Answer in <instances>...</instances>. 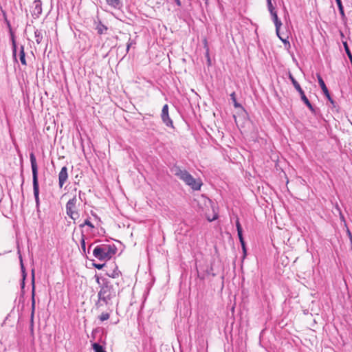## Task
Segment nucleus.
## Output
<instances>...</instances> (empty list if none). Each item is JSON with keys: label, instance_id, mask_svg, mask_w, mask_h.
<instances>
[{"label": "nucleus", "instance_id": "nucleus-1", "mask_svg": "<svg viewBox=\"0 0 352 352\" xmlns=\"http://www.w3.org/2000/svg\"><path fill=\"white\" fill-rule=\"evenodd\" d=\"M95 278L100 287L98 292V300L95 303L96 307L100 309L104 306H111L113 300L116 298L118 294V284L98 275H95Z\"/></svg>", "mask_w": 352, "mask_h": 352}, {"label": "nucleus", "instance_id": "nucleus-2", "mask_svg": "<svg viewBox=\"0 0 352 352\" xmlns=\"http://www.w3.org/2000/svg\"><path fill=\"white\" fill-rule=\"evenodd\" d=\"M172 173L179 179L182 180L186 185L189 186L194 190H199L202 186L200 179H195L186 170L182 169L179 166H174L171 169Z\"/></svg>", "mask_w": 352, "mask_h": 352}, {"label": "nucleus", "instance_id": "nucleus-3", "mask_svg": "<svg viewBox=\"0 0 352 352\" xmlns=\"http://www.w3.org/2000/svg\"><path fill=\"white\" fill-rule=\"evenodd\" d=\"M114 245L102 244L97 245L93 251V255L100 261L110 259L116 252Z\"/></svg>", "mask_w": 352, "mask_h": 352}, {"label": "nucleus", "instance_id": "nucleus-4", "mask_svg": "<svg viewBox=\"0 0 352 352\" xmlns=\"http://www.w3.org/2000/svg\"><path fill=\"white\" fill-rule=\"evenodd\" d=\"M30 160L31 163V168L32 171V183H33V191L34 196L35 198L36 206L37 208H39L40 201H39V185L38 180V166L36 163V160L34 154L31 153L30 154Z\"/></svg>", "mask_w": 352, "mask_h": 352}, {"label": "nucleus", "instance_id": "nucleus-5", "mask_svg": "<svg viewBox=\"0 0 352 352\" xmlns=\"http://www.w3.org/2000/svg\"><path fill=\"white\" fill-rule=\"evenodd\" d=\"M76 202L77 199L76 197L74 196L70 199L66 204L67 214L73 220H76L78 217V214L76 211Z\"/></svg>", "mask_w": 352, "mask_h": 352}, {"label": "nucleus", "instance_id": "nucleus-6", "mask_svg": "<svg viewBox=\"0 0 352 352\" xmlns=\"http://www.w3.org/2000/svg\"><path fill=\"white\" fill-rule=\"evenodd\" d=\"M161 118L163 123L168 127L174 128L173 122L168 114V106L164 104L162 109Z\"/></svg>", "mask_w": 352, "mask_h": 352}, {"label": "nucleus", "instance_id": "nucleus-7", "mask_svg": "<svg viewBox=\"0 0 352 352\" xmlns=\"http://www.w3.org/2000/svg\"><path fill=\"white\" fill-rule=\"evenodd\" d=\"M289 78L290 79L292 85H294V87H295L296 91L300 95V98L304 102V103L305 102V101L309 100L308 98H307V96H305L304 91L301 88L300 85H299V83L296 81V80L294 78V77L290 73L289 74Z\"/></svg>", "mask_w": 352, "mask_h": 352}, {"label": "nucleus", "instance_id": "nucleus-8", "mask_svg": "<svg viewBox=\"0 0 352 352\" xmlns=\"http://www.w3.org/2000/svg\"><path fill=\"white\" fill-rule=\"evenodd\" d=\"M32 14L34 18L37 19L42 14V2L41 0L34 1L32 6Z\"/></svg>", "mask_w": 352, "mask_h": 352}, {"label": "nucleus", "instance_id": "nucleus-9", "mask_svg": "<svg viewBox=\"0 0 352 352\" xmlns=\"http://www.w3.org/2000/svg\"><path fill=\"white\" fill-rule=\"evenodd\" d=\"M317 78H318V83H319L324 94L327 98L328 100L330 101L331 103L333 104L334 102H333V99L331 98V97L329 94V90H328L323 79L322 78L320 74H317Z\"/></svg>", "mask_w": 352, "mask_h": 352}, {"label": "nucleus", "instance_id": "nucleus-10", "mask_svg": "<svg viewBox=\"0 0 352 352\" xmlns=\"http://www.w3.org/2000/svg\"><path fill=\"white\" fill-rule=\"evenodd\" d=\"M68 178L67 168L66 166L62 167L58 174V185L62 188Z\"/></svg>", "mask_w": 352, "mask_h": 352}, {"label": "nucleus", "instance_id": "nucleus-11", "mask_svg": "<svg viewBox=\"0 0 352 352\" xmlns=\"http://www.w3.org/2000/svg\"><path fill=\"white\" fill-rule=\"evenodd\" d=\"M236 227L237 234H238V236H239L240 243L241 244L243 251L245 252V242H244V239H243V234H242L243 230H242V228H241V226L239 219H236Z\"/></svg>", "mask_w": 352, "mask_h": 352}, {"label": "nucleus", "instance_id": "nucleus-12", "mask_svg": "<svg viewBox=\"0 0 352 352\" xmlns=\"http://www.w3.org/2000/svg\"><path fill=\"white\" fill-rule=\"evenodd\" d=\"M271 14V16H272V19L274 23V25H275V27H276V34L278 35V30H280L281 25H282V22L280 21V20L278 19V15H277V13L276 11L270 13Z\"/></svg>", "mask_w": 352, "mask_h": 352}, {"label": "nucleus", "instance_id": "nucleus-13", "mask_svg": "<svg viewBox=\"0 0 352 352\" xmlns=\"http://www.w3.org/2000/svg\"><path fill=\"white\" fill-rule=\"evenodd\" d=\"M106 3L116 9H120L123 4L121 0H105Z\"/></svg>", "mask_w": 352, "mask_h": 352}, {"label": "nucleus", "instance_id": "nucleus-14", "mask_svg": "<svg viewBox=\"0 0 352 352\" xmlns=\"http://www.w3.org/2000/svg\"><path fill=\"white\" fill-rule=\"evenodd\" d=\"M34 38L36 43L40 44L42 42L43 38L42 30L36 29L34 30Z\"/></svg>", "mask_w": 352, "mask_h": 352}, {"label": "nucleus", "instance_id": "nucleus-15", "mask_svg": "<svg viewBox=\"0 0 352 352\" xmlns=\"http://www.w3.org/2000/svg\"><path fill=\"white\" fill-rule=\"evenodd\" d=\"M120 274V272L118 270V268L117 266L115 267V268L111 272H107V275L109 277L116 278H118Z\"/></svg>", "mask_w": 352, "mask_h": 352}, {"label": "nucleus", "instance_id": "nucleus-16", "mask_svg": "<svg viewBox=\"0 0 352 352\" xmlns=\"http://www.w3.org/2000/svg\"><path fill=\"white\" fill-rule=\"evenodd\" d=\"M19 58H20V60H21V63L22 65H27L23 45H21L20 47Z\"/></svg>", "mask_w": 352, "mask_h": 352}, {"label": "nucleus", "instance_id": "nucleus-17", "mask_svg": "<svg viewBox=\"0 0 352 352\" xmlns=\"http://www.w3.org/2000/svg\"><path fill=\"white\" fill-rule=\"evenodd\" d=\"M92 348L94 352H107L105 349L102 345L96 342L92 344Z\"/></svg>", "mask_w": 352, "mask_h": 352}, {"label": "nucleus", "instance_id": "nucleus-18", "mask_svg": "<svg viewBox=\"0 0 352 352\" xmlns=\"http://www.w3.org/2000/svg\"><path fill=\"white\" fill-rule=\"evenodd\" d=\"M96 29L99 34H102L104 33L105 31H107V28L104 25H103L101 22H100L97 25Z\"/></svg>", "mask_w": 352, "mask_h": 352}, {"label": "nucleus", "instance_id": "nucleus-19", "mask_svg": "<svg viewBox=\"0 0 352 352\" xmlns=\"http://www.w3.org/2000/svg\"><path fill=\"white\" fill-rule=\"evenodd\" d=\"M11 38H12V47L13 56L16 59V41L14 39L13 32H11Z\"/></svg>", "mask_w": 352, "mask_h": 352}, {"label": "nucleus", "instance_id": "nucleus-20", "mask_svg": "<svg viewBox=\"0 0 352 352\" xmlns=\"http://www.w3.org/2000/svg\"><path fill=\"white\" fill-rule=\"evenodd\" d=\"M336 3H337V6L338 7V10H339L340 14H341L342 17H344L345 16V14H344V8L342 6V3L341 0H336Z\"/></svg>", "mask_w": 352, "mask_h": 352}, {"label": "nucleus", "instance_id": "nucleus-21", "mask_svg": "<svg viewBox=\"0 0 352 352\" xmlns=\"http://www.w3.org/2000/svg\"><path fill=\"white\" fill-rule=\"evenodd\" d=\"M32 318H33L34 315V311L35 308V299H34V286L33 285L32 287Z\"/></svg>", "mask_w": 352, "mask_h": 352}, {"label": "nucleus", "instance_id": "nucleus-22", "mask_svg": "<svg viewBox=\"0 0 352 352\" xmlns=\"http://www.w3.org/2000/svg\"><path fill=\"white\" fill-rule=\"evenodd\" d=\"M85 226H89V228H94V226L93 225V223L89 221V219H87L83 223L80 224V227L82 228L84 227Z\"/></svg>", "mask_w": 352, "mask_h": 352}, {"label": "nucleus", "instance_id": "nucleus-23", "mask_svg": "<svg viewBox=\"0 0 352 352\" xmlns=\"http://www.w3.org/2000/svg\"><path fill=\"white\" fill-rule=\"evenodd\" d=\"M80 245H81V248H82V252L84 253H85V252H86L85 240V235L83 234V233H82V238H81V240H80Z\"/></svg>", "mask_w": 352, "mask_h": 352}, {"label": "nucleus", "instance_id": "nucleus-24", "mask_svg": "<svg viewBox=\"0 0 352 352\" xmlns=\"http://www.w3.org/2000/svg\"><path fill=\"white\" fill-rule=\"evenodd\" d=\"M110 317V315L109 313H102V314L99 316V319L101 321H105L107 320Z\"/></svg>", "mask_w": 352, "mask_h": 352}, {"label": "nucleus", "instance_id": "nucleus-25", "mask_svg": "<svg viewBox=\"0 0 352 352\" xmlns=\"http://www.w3.org/2000/svg\"><path fill=\"white\" fill-rule=\"evenodd\" d=\"M268 10L270 13L275 11V8L272 3V0H267Z\"/></svg>", "mask_w": 352, "mask_h": 352}, {"label": "nucleus", "instance_id": "nucleus-26", "mask_svg": "<svg viewBox=\"0 0 352 352\" xmlns=\"http://www.w3.org/2000/svg\"><path fill=\"white\" fill-rule=\"evenodd\" d=\"M305 104L307 105V107L309 109V110L313 113H316V109L314 108L309 100L305 101Z\"/></svg>", "mask_w": 352, "mask_h": 352}, {"label": "nucleus", "instance_id": "nucleus-27", "mask_svg": "<svg viewBox=\"0 0 352 352\" xmlns=\"http://www.w3.org/2000/svg\"><path fill=\"white\" fill-rule=\"evenodd\" d=\"M278 36V38L286 45H288L289 46H290V43L286 39V38H283V37L280 36V34L278 33V35H277Z\"/></svg>", "mask_w": 352, "mask_h": 352}, {"label": "nucleus", "instance_id": "nucleus-28", "mask_svg": "<svg viewBox=\"0 0 352 352\" xmlns=\"http://www.w3.org/2000/svg\"><path fill=\"white\" fill-rule=\"evenodd\" d=\"M232 99L233 100L234 102V106L235 107H238V104L236 103V98H235V94L234 93H232L231 95H230Z\"/></svg>", "mask_w": 352, "mask_h": 352}, {"label": "nucleus", "instance_id": "nucleus-29", "mask_svg": "<svg viewBox=\"0 0 352 352\" xmlns=\"http://www.w3.org/2000/svg\"><path fill=\"white\" fill-rule=\"evenodd\" d=\"M94 265L96 268L101 270L104 266V264H94Z\"/></svg>", "mask_w": 352, "mask_h": 352}, {"label": "nucleus", "instance_id": "nucleus-30", "mask_svg": "<svg viewBox=\"0 0 352 352\" xmlns=\"http://www.w3.org/2000/svg\"><path fill=\"white\" fill-rule=\"evenodd\" d=\"M217 218H218V214H214L212 218L210 219V218L208 217V219L209 221H214L215 219H217Z\"/></svg>", "mask_w": 352, "mask_h": 352}, {"label": "nucleus", "instance_id": "nucleus-31", "mask_svg": "<svg viewBox=\"0 0 352 352\" xmlns=\"http://www.w3.org/2000/svg\"><path fill=\"white\" fill-rule=\"evenodd\" d=\"M6 21V23H7V25H8L9 30H10V33L12 32L11 25H10L9 21H8L7 19Z\"/></svg>", "mask_w": 352, "mask_h": 352}, {"label": "nucleus", "instance_id": "nucleus-32", "mask_svg": "<svg viewBox=\"0 0 352 352\" xmlns=\"http://www.w3.org/2000/svg\"><path fill=\"white\" fill-rule=\"evenodd\" d=\"M175 1L178 6H181L182 3L180 0H175Z\"/></svg>", "mask_w": 352, "mask_h": 352}, {"label": "nucleus", "instance_id": "nucleus-33", "mask_svg": "<svg viewBox=\"0 0 352 352\" xmlns=\"http://www.w3.org/2000/svg\"><path fill=\"white\" fill-rule=\"evenodd\" d=\"M347 234L349 235V239H351V236H352V234H351V232L349 230H347Z\"/></svg>", "mask_w": 352, "mask_h": 352}, {"label": "nucleus", "instance_id": "nucleus-34", "mask_svg": "<svg viewBox=\"0 0 352 352\" xmlns=\"http://www.w3.org/2000/svg\"><path fill=\"white\" fill-rule=\"evenodd\" d=\"M21 268H22L23 272L24 273V272H23V263H22V260L21 259Z\"/></svg>", "mask_w": 352, "mask_h": 352}, {"label": "nucleus", "instance_id": "nucleus-35", "mask_svg": "<svg viewBox=\"0 0 352 352\" xmlns=\"http://www.w3.org/2000/svg\"><path fill=\"white\" fill-rule=\"evenodd\" d=\"M351 244V249H352V236H351V239H349Z\"/></svg>", "mask_w": 352, "mask_h": 352}, {"label": "nucleus", "instance_id": "nucleus-36", "mask_svg": "<svg viewBox=\"0 0 352 352\" xmlns=\"http://www.w3.org/2000/svg\"><path fill=\"white\" fill-rule=\"evenodd\" d=\"M129 47H130V45H129V44H128V45H127L126 50H129Z\"/></svg>", "mask_w": 352, "mask_h": 352}, {"label": "nucleus", "instance_id": "nucleus-37", "mask_svg": "<svg viewBox=\"0 0 352 352\" xmlns=\"http://www.w3.org/2000/svg\"><path fill=\"white\" fill-rule=\"evenodd\" d=\"M91 246H92V244H91V245L89 246V248H88V252L89 251V250H90V248H91Z\"/></svg>", "mask_w": 352, "mask_h": 352}, {"label": "nucleus", "instance_id": "nucleus-38", "mask_svg": "<svg viewBox=\"0 0 352 352\" xmlns=\"http://www.w3.org/2000/svg\"><path fill=\"white\" fill-rule=\"evenodd\" d=\"M206 201H207L208 202H209L210 204H211V200H210V199H206Z\"/></svg>", "mask_w": 352, "mask_h": 352}, {"label": "nucleus", "instance_id": "nucleus-39", "mask_svg": "<svg viewBox=\"0 0 352 352\" xmlns=\"http://www.w3.org/2000/svg\"><path fill=\"white\" fill-rule=\"evenodd\" d=\"M32 279L33 278L34 279V272H32Z\"/></svg>", "mask_w": 352, "mask_h": 352}]
</instances>
